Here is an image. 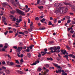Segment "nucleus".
I'll return each mask as SVG.
<instances>
[{
    "label": "nucleus",
    "instance_id": "e2e57ef3",
    "mask_svg": "<svg viewBox=\"0 0 75 75\" xmlns=\"http://www.w3.org/2000/svg\"><path fill=\"white\" fill-rule=\"evenodd\" d=\"M24 32L25 34H28V31H25Z\"/></svg>",
    "mask_w": 75,
    "mask_h": 75
},
{
    "label": "nucleus",
    "instance_id": "39448f33",
    "mask_svg": "<svg viewBox=\"0 0 75 75\" xmlns=\"http://www.w3.org/2000/svg\"><path fill=\"white\" fill-rule=\"evenodd\" d=\"M19 14L22 15V16H25V13H24L20 10H19Z\"/></svg>",
    "mask_w": 75,
    "mask_h": 75
},
{
    "label": "nucleus",
    "instance_id": "aec40b11",
    "mask_svg": "<svg viewBox=\"0 0 75 75\" xmlns=\"http://www.w3.org/2000/svg\"><path fill=\"white\" fill-rule=\"evenodd\" d=\"M53 20H54V23H57V19L56 18H54Z\"/></svg>",
    "mask_w": 75,
    "mask_h": 75
},
{
    "label": "nucleus",
    "instance_id": "a19ab883",
    "mask_svg": "<svg viewBox=\"0 0 75 75\" xmlns=\"http://www.w3.org/2000/svg\"><path fill=\"white\" fill-rule=\"evenodd\" d=\"M19 73L20 74H23V72L21 71H19Z\"/></svg>",
    "mask_w": 75,
    "mask_h": 75
},
{
    "label": "nucleus",
    "instance_id": "72a5a7b5",
    "mask_svg": "<svg viewBox=\"0 0 75 75\" xmlns=\"http://www.w3.org/2000/svg\"><path fill=\"white\" fill-rule=\"evenodd\" d=\"M66 47L67 49H68V50H71V48L70 47L68 46H66Z\"/></svg>",
    "mask_w": 75,
    "mask_h": 75
},
{
    "label": "nucleus",
    "instance_id": "58836bf2",
    "mask_svg": "<svg viewBox=\"0 0 75 75\" xmlns=\"http://www.w3.org/2000/svg\"><path fill=\"white\" fill-rule=\"evenodd\" d=\"M71 22V20L69 19L67 21V23H69Z\"/></svg>",
    "mask_w": 75,
    "mask_h": 75
},
{
    "label": "nucleus",
    "instance_id": "e433bc0d",
    "mask_svg": "<svg viewBox=\"0 0 75 75\" xmlns=\"http://www.w3.org/2000/svg\"><path fill=\"white\" fill-rule=\"evenodd\" d=\"M18 31H17V33L15 35L14 37H16V36L17 35H18Z\"/></svg>",
    "mask_w": 75,
    "mask_h": 75
},
{
    "label": "nucleus",
    "instance_id": "864d4df0",
    "mask_svg": "<svg viewBox=\"0 0 75 75\" xmlns=\"http://www.w3.org/2000/svg\"><path fill=\"white\" fill-rule=\"evenodd\" d=\"M41 57V54H39V55H38V57H39V58H40V57Z\"/></svg>",
    "mask_w": 75,
    "mask_h": 75
},
{
    "label": "nucleus",
    "instance_id": "ddd939ff",
    "mask_svg": "<svg viewBox=\"0 0 75 75\" xmlns=\"http://www.w3.org/2000/svg\"><path fill=\"white\" fill-rule=\"evenodd\" d=\"M47 60H50V61H53V59H52V58L51 57L50 58H47Z\"/></svg>",
    "mask_w": 75,
    "mask_h": 75
},
{
    "label": "nucleus",
    "instance_id": "603ef678",
    "mask_svg": "<svg viewBox=\"0 0 75 75\" xmlns=\"http://www.w3.org/2000/svg\"><path fill=\"white\" fill-rule=\"evenodd\" d=\"M38 70L40 71H41V70H42V69H41V68L40 67H39L38 68Z\"/></svg>",
    "mask_w": 75,
    "mask_h": 75
},
{
    "label": "nucleus",
    "instance_id": "a878e982",
    "mask_svg": "<svg viewBox=\"0 0 75 75\" xmlns=\"http://www.w3.org/2000/svg\"><path fill=\"white\" fill-rule=\"evenodd\" d=\"M62 6V4L59 3L58 5V7H61V6Z\"/></svg>",
    "mask_w": 75,
    "mask_h": 75
},
{
    "label": "nucleus",
    "instance_id": "cd10ccee",
    "mask_svg": "<svg viewBox=\"0 0 75 75\" xmlns=\"http://www.w3.org/2000/svg\"><path fill=\"white\" fill-rule=\"evenodd\" d=\"M7 33H8V31L6 30V32L4 33V34H5V35H7Z\"/></svg>",
    "mask_w": 75,
    "mask_h": 75
},
{
    "label": "nucleus",
    "instance_id": "473e14b6",
    "mask_svg": "<svg viewBox=\"0 0 75 75\" xmlns=\"http://www.w3.org/2000/svg\"><path fill=\"white\" fill-rule=\"evenodd\" d=\"M35 20L37 21H38V20H39V18L38 17H36L35 18Z\"/></svg>",
    "mask_w": 75,
    "mask_h": 75
},
{
    "label": "nucleus",
    "instance_id": "f03ea898",
    "mask_svg": "<svg viewBox=\"0 0 75 75\" xmlns=\"http://www.w3.org/2000/svg\"><path fill=\"white\" fill-rule=\"evenodd\" d=\"M44 50L45 51L44 52H41V53L42 54V56H44V55H46V54L47 53V51H48V50H47V48H45L44 49Z\"/></svg>",
    "mask_w": 75,
    "mask_h": 75
},
{
    "label": "nucleus",
    "instance_id": "5fc2aeb1",
    "mask_svg": "<svg viewBox=\"0 0 75 75\" xmlns=\"http://www.w3.org/2000/svg\"><path fill=\"white\" fill-rule=\"evenodd\" d=\"M26 51L28 52H30V50L28 49H26Z\"/></svg>",
    "mask_w": 75,
    "mask_h": 75
},
{
    "label": "nucleus",
    "instance_id": "de8ad7c7",
    "mask_svg": "<svg viewBox=\"0 0 75 75\" xmlns=\"http://www.w3.org/2000/svg\"><path fill=\"white\" fill-rule=\"evenodd\" d=\"M49 65L48 64H47L45 65V67L46 68H48V67H49Z\"/></svg>",
    "mask_w": 75,
    "mask_h": 75
},
{
    "label": "nucleus",
    "instance_id": "20e7f679",
    "mask_svg": "<svg viewBox=\"0 0 75 75\" xmlns=\"http://www.w3.org/2000/svg\"><path fill=\"white\" fill-rule=\"evenodd\" d=\"M61 52H62L63 53V55H65L66 54H68V53L67 52V51L66 50H60Z\"/></svg>",
    "mask_w": 75,
    "mask_h": 75
},
{
    "label": "nucleus",
    "instance_id": "6e6552de",
    "mask_svg": "<svg viewBox=\"0 0 75 75\" xmlns=\"http://www.w3.org/2000/svg\"><path fill=\"white\" fill-rule=\"evenodd\" d=\"M2 20L3 22H6L5 21L6 20V18L5 17L3 16L2 18Z\"/></svg>",
    "mask_w": 75,
    "mask_h": 75
},
{
    "label": "nucleus",
    "instance_id": "7ed1b4c3",
    "mask_svg": "<svg viewBox=\"0 0 75 75\" xmlns=\"http://www.w3.org/2000/svg\"><path fill=\"white\" fill-rule=\"evenodd\" d=\"M49 1H52V0H48ZM47 1V0H44V1H42L40 3V4L41 5H44L45 4V1Z\"/></svg>",
    "mask_w": 75,
    "mask_h": 75
},
{
    "label": "nucleus",
    "instance_id": "13d9d810",
    "mask_svg": "<svg viewBox=\"0 0 75 75\" xmlns=\"http://www.w3.org/2000/svg\"><path fill=\"white\" fill-rule=\"evenodd\" d=\"M13 47V48H15V49H17V47L16 46H14Z\"/></svg>",
    "mask_w": 75,
    "mask_h": 75
},
{
    "label": "nucleus",
    "instance_id": "c756f323",
    "mask_svg": "<svg viewBox=\"0 0 75 75\" xmlns=\"http://www.w3.org/2000/svg\"><path fill=\"white\" fill-rule=\"evenodd\" d=\"M23 45V43L22 42H20L19 43V46H21V47L22 45Z\"/></svg>",
    "mask_w": 75,
    "mask_h": 75
},
{
    "label": "nucleus",
    "instance_id": "c03bdc74",
    "mask_svg": "<svg viewBox=\"0 0 75 75\" xmlns=\"http://www.w3.org/2000/svg\"><path fill=\"white\" fill-rule=\"evenodd\" d=\"M13 31H14V32L15 33H16V29L15 28L13 29Z\"/></svg>",
    "mask_w": 75,
    "mask_h": 75
},
{
    "label": "nucleus",
    "instance_id": "5701e85b",
    "mask_svg": "<svg viewBox=\"0 0 75 75\" xmlns=\"http://www.w3.org/2000/svg\"><path fill=\"white\" fill-rule=\"evenodd\" d=\"M14 11H11L10 12V13L11 14H14Z\"/></svg>",
    "mask_w": 75,
    "mask_h": 75
},
{
    "label": "nucleus",
    "instance_id": "4468645a",
    "mask_svg": "<svg viewBox=\"0 0 75 75\" xmlns=\"http://www.w3.org/2000/svg\"><path fill=\"white\" fill-rule=\"evenodd\" d=\"M64 3V4H65V5H66L67 6L68 5H69V6H71V4H70L69 3H67L66 2H64V3Z\"/></svg>",
    "mask_w": 75,
    "mask_h": 75
},
{
    "label": "nucleus",
    "instance_id": "bf43d9fd",
    "mask_svg": "<svg viewBox=\"0 0 75 75\" xmlns=\"http://www.w3.org/2000/svg\"><path fill=\"white\" fill-rule=\"evenodd\" d=\"M16 18H13V21H16Z\"/></svg>",
    "mask_w": 75,
    "mask_h": 75
},
{
    "label": "nucleus",
    "instance_id": "f257e3e1",
    "mask_svg": "<svg viewBox=\"0 0 75 75\" xmlns=\"http://www.w3.org/2000/svg\"><path fill=\"white\" fill-rule=\"evenodd\" d=\"M68 8H62L61 7H59V8H57L56 9V11L57 13H67Z\"/></svg>",
    "mask_w": 75,
    "mask_h": 75
},
{
    "label": "nucleus",
    "instance_id": "bb28decb",
    "mask_svg": "<svg viewBox=\"0 0 75 75\" xmlns=\"http://www.w3.org/2000/svg\"><path fill=\"white\" fill-rule=\"evenodd\" d=\"M19 34H22V35H25V34H24V33H23L21 32H19Z\"/></svg>",
    "mask_w": 75,
    "mask_h": 75
},
{
    "label": "nucleus",
    "instance_id": "dca6fc26",
    "mask_svg": "<svg viewBox=\"0 0 75 75\" xmlns=\"http://www.w3.org/2000/svg\"><path fill=\"white\" fill-rule=\"evenodd\" d=\"M6 74H10V71L8 70H7L6 71Z\"/></svg>",
    "mask_w": 75,
    "mask_h": 75
},
{
    "label": "nucleus",
    "instance_id": "49530a36",
    "mask_svg": "<svg viewBox=\"0 0 75 75\" xmlns=\"http://www.w3.org/2000/svg\"><path fill=\"white\" fill-rule=\"evenodd\" d=\"M1 68L2 69H6V68L4 66L2 67Z\"/></svg>",
    "mask_w": 75,
    "mask_h": 75
},
{
    "label": "nucleus",
    "instance_id": "680f3d73",
    "mask_svg": "<svg viewBox=\"0 0 75 75\" xmlns=\"http://www.w3.org/2000/svg\"><path fill=\"white\" fill-rule=\"evenodd\" d=\"M50 50H53V47H52L50 48Z\"/></svg>",
    "mask_w": 75,
    "mask_h": 75
},
{
    "label": "nucleus",
    "instance_id": "423d86ee",
    "mask_svg": "<svg viewBox=\"0 0 75 75\" xmlns=\"http://www.w3.org/2000/svg\"><path fill=\"white\" fill-rule=\"evenodd\" d=\"M56 72L57 73V74H58V73H61L62 72V70H61V69H58V70H56Z\"/></svg>",
    "mask_w": 75,
    "mask_h": 75
},
{
    "label": "nucleus",
    "instance_id": "7c9ffc66",
    "mask_svg": "<svg viewBox=\"0 0 75 75\" xmlns=\"http://www.w3.org/2000/svg\"><path fill=\"white\" fill-rule=\"evenodd\" d=\"M48 23L49 24H48V25H52V23H51V22L49 21Z\"/></svg>",
    "mask_w": 75,
    "mask_h": 75
},
{
    "label": "nucleus",
    "instance_id": "c85d7f7f",
    "mask_svg": "<svg viewBox=\"0 0 75 75\" xmlns=\"http://www.w3.org/2000/svg\"><path fill=\"white\" fill-rule=\"evenodd\" d=\"M16 52H19V47H18L16 51Z\"/></svg>",
    "mask_w": 75,
    "mask_h": 75
},
{
    "label": "nucleus",
    "instance_id": "393cba45",
    "mask_svg": "<svg viewBox=\"0 0 75 75\" xmlns=\"http://www.w3.org/2000/svg\"><path fill=\"white\" fill-rule=\"evenodd\" d=\"M24 56V54H21V55H19V57L21 58H23Z\"/></svg>",
    "mask_w": 75,
    "mask_h": 75
},
{
    "label": "nucleus",
    "instance_id": "6e6d98bb",
    "mask_svg": "<svg viewBox=\"0 0 75 75\" xmlns=\"http://www.w3.org/2000/svg\"><path fill=\"white\" fill-rule=\"evenodd\" d=\"M57 49H58V50H59V49L61 48V47H60L59 46H57Z\"/></svg>",
    "mask_w": 75,
    "mask_h": 75
},
{
    "label": "nucleus",
    "instance_id": "4c0bfd02",
    "mask_svg": "<svg viewBox=\"0 0 75 75\" xmlns=\"http://www.w3.org/2000/svg\"><path fill=\"white\" fill-rule=\"evenodd\" d=\"M28 30L29 31H30V32H31V31H33L32 29H28Z\"/></svg>",
    "mask_w": 75,
    "mask_h": 75
},
{
    "label": "nucleus",
    "instance_id": "8fccbe9b",
    "mask_svg": "<svg viewBox=\"0 0 75 75\" xmlns=\"http://www.w3.org/2000/svg\"><path fill=\"white\" fill-rule=\"evenodd\" d=\"M1 16H3V11H1L0 14Z\"/></svg>",
    "mask_w": 75,
    "mask_h": 75
},
{
    "label": "nucleus",
    "instance_id": "c9c22d12",
    "mask_svg": "<svg viewBox=\"0 0 75 75\" xmlns=\"http://www.w3.org/2000/svg\"><path fill=\"white\" fill-rule=\"evenodd\" d=\"M10 64L11 65H14V63H13V62H11L10 63Z\"/></svg>",
    "mask_w": 75,
    "mask_h": 75
},
{
    "label": "nucleus",
    "instance_id": "4d7b16f0",
    "mask_svg": "<svg viewBox=\"0 0 75 75\" xmlns=\"http://www.w3.org/2000/svg\"><path fill=\"white\" fill-rule=\"evenodd\" d=\"M44 17V16H41L40 17V18H42Z\"/></svg>",
    "mask_w": 75,
    "mask_h": 75
},
{
    "label": "nucleus",
    "instance_id": "a18cd8bd",
    "mask_svg": "<svg viewBox=\"0 0 75 75\" xmlns=\"http://www.w3.org/2000/svg\"><path fill=\"white\" fill-rule=\"evenodd\" d=\"M6 51V50L4 49V47L2 48V51Z\"/></svg>",
    "mask_w": 75,
    "mask_h": 75
},
{
    "label": "nucleus",
    "instance_id": "b1692460",
    "mask_svg": "<svg viewBox=\"0 0 75 75\" xmlns=\"http://www.w3.org/2000/svg\"><path fill=\"white\" fill-rule=\"evenodd\" d=\"M37 64V62H35L32 64H31V65H36V64Z\"/></svg>",
    "mask_w": 75,
    "mask_h": 75
},
{
    "label": "nucleus",
    "instance_id": "774afa93",
    "mask_svg": "<svg viewBox=\"0 0 75 75\" xmlns=\"http://www.w3.org/2000/svg\"><path fill=\"white\" fill-rule=\"evenodd\" d=\"M72 24H75V22L72 21Z\"/></svg>",
    "mask_w": 75,
    "mask_h": 75
},
{
    "label": "nucleus",
    "instance_id": "ea45409f",
    "mask_svg": "<svg viewBox=\"0 0 75 75\" xmlns=\"http://www.w3.org/2000/svg\"><path fill=\"white\" fill-rule=\"evenodd\" d=\"M28 23H31V21H30V19L28 18Z\"/></svg>",
    "mask_w": 75,
    "mask_h": 75
},
{
    "label": "nucleus",
    "instance_id": "0eeeda50",
    "mask_svg": "<svg viewBox=\"0 0 75 75\" xmlns=\"http://www.w3.org/2000/svg\"><path fill=\"white\" fill-rule=\"evenodd\" d=\"M55 67H56L58 69H62L61 67L60 66H58V64H56L55 65Z\"/></svg>",
    "mask_w": 75,
    "mask_h": 75
},
{
    "label": "nucleus",
    "instance_id": "2f4dec72",
    "mask_svg": "<svg viewBox=\"0 0 75 75\" xmlns=\"http://www.w3.org/2000/svg\"><path fill=\"white\" fill-rule=\"evenodd\" d=\"M15 61L16 64H19V62L18 61V60H16Z\"/></svg>",
    "mask_w": 75,
    "mask_h": 75
},
{
    "label": "nucleus",
    "instance_id": "a211bd4d",
    "mask_svg": "<svg viewBox=\"0 0 75 75\" xmlns=\"http://www.w3.org/2000/svg\"><path fill=\"white\" fill-rule=\"evenodd\" d=\"M31 54L29 53H28L27 54V56L28 57H29V58H30L31 57Z\"/></svg>",
    "mask_w": 75,
    "mask_h": 75
},
{
    "label": "nucleus",
    "instance_id": "052dcab7",
    "mask_svg": "<svg viewBox=\"0 0 75 75\" xmlns=\"http://www.w3.org/2000/svg\"><path fill=\"white\" fill-rule=\"evenodd\" d=\"M9 33H13V31H11V30H10V31H9Z\"/></svg>",
    "mask_w": 75,
    "mask_h": 75
},
{
    "label": "nucleus",
    "instance_id": "69168bd1",
    "mask_svg": "<svg viewBox=\"0 0 75 75\" xmlns=\"http://www.w3.org/2000/svg\"><path fill=\"white\" fill-rule=\"evenodd\" d=\"M65 18H64L63 19H62V21H64L65 20Z\"/></svg>",
    "mask_w": 75,
    "mask_h": 75
},
{
    "label": "nucleus",
    "instance_id": "0e129e2a",
    "mask_svg": "<svg viewBox=\"0 0 75 75\" xmlns=\"http://www.w3.org/2000/svg\"><path fill=\"white\" fill-rule=\"evenodd\" d=\"M50 20H53V18H52V17H50Z\"/></svg>",
    "mask_w": 75,
    "mask_h": 75
},
{
    "label": "nucleus",
    "instance_id": "4be33fe9",
    "mask_svg": "<svg viewBox=\"0 0 75 75\" xmlns=\"http://www.w3.org/2000/svg\"><path fill=\"white\" fill-rule=\"evenodd\" d=\"M53 50H57V48L55 47V46H54L53 47Z\"/></svg>",
    "mask_w": 75,
    "mask_h": 75
},
{
    "label": "nucleus",
    "instance_id": "3c124183",
    "mask_svg": "<svg viewBox=\"0 0 75 75\" xmlns=\"http://www.w3.org/2000/svg\"><path fill=\"white\" fill-rule=\"evenodd\" d=\"M40 0H39L37 1V4H38L40 3Z\"/></svg>",
    "mask_w": 75,
    "mask_h": 75
},
{
    "label": "nucleus",
    "instance_id": "1a4fd4ad",
    "mask_svg": "<svg viewBox=\"0 0 75 75\" xmlns=\"http://www.w3.org/2000/svg\"><path fill=\"white\" fill-rule=\"evenodd\" d=\"M58 3H56L54 4V6L56 7H58Z\"/></svg>",
    "mask_w": 75,
    "mask_h": 75
},
{
    "label": "nucleus",
    "instance_id": "9d476101",
    "mask_svg": "<svg viewBox=\"0 0 75 75\" xmlns=\"http://www.w3.org/2000/svg\"><path fill=\"white\" fill-rule=\"evenodd\" d=\"M54 52H56L57 53H59L60 52V50H58L57 51L56 50H54Z\"/></svg>",
    "mask_w": 75,
    "mask_h": 75
},
{
    "label": "nucleus",
    "instance_id": "2eb2a0df",
    "mask_svg": "<svg viewBox=\"0 0 75 75\" xmlns=\"http://www.w3.org/2000/svg\"><path fill=\"white\" fill-rule=\"evenodd\" d=\"M65 18L67 19L68 20H69L70 19V17L66 16H65Z\"/></svg>",
    "mask_w": 75,
    "mask_h": 75
},
{
    "label": "nucleus",
    "instance_id": "412c9836",
    "mask_svg": "<svg viewBox=\"0 0 75 75\" xmlns=\"http://www.w3.org/2000/svg\"><path fill=\"white\" fill-rule=\"evenodd\" d=\"M38 7L39 9H41V8H44V6H38Z\"/></svg>",
    "mask_w": 75,
    "mask_h": 75
},
{
    "label": "nucleus",
    "instance_id": "09e8293b",
    "mask_svg": "<svg viewBox=\"0 0 75 75\" xmlns=\"http://www.w3.org/2000/svg\"><path fill=\"white\" fill-rule=\"evenodd\" d=\"M20 61L21 62H23V58H21Z\"/></svg>",
    "mask_w": 75,
    "mask_h": 75
},
{
    "label": "nucleus",
    "instance_id": "6ab92c4d",
    "mask_svg": "<svg viewBox=\"0 0 75 75\" xmlns=\"http://www.w3.org/2000/svg\"><path fill=\"white\" fill-rule=\"evenodd\" d=\"M71 9L74 11H75V7L74 6H72L71 8Z\"/></svg>",
    "mask_w": 75,
    "mask_h": 75
},
{
    "label": "nucleus",
    "instance_id": "f8f14e48",
    "mask_svg": "<svg viewBox=\"0 0 75 75\" xmlns=\"http://www.w3.org/2000/svg\"><path fill=\"white\" fill-rule=\"evenodd\" d=\"M64 58H66V59H67V60L68 61V55L67 54V55H65L64 56H63Z\"/></svg>",
    "mask_w": 75,
    "mask_h": 75
},
{
    "label": "nucleus",
    "instance_id": "9b49d317",
    "mask_svg": "<svg viewBox=\"0 0 75 75\" xmlns=\"http://www.w3.org/2000/svg\"><path fill=\"white\" fill-rule=\"evenodd\" d=\"M8 4V3L7 2H4L3 3V6L4 7H6V5H7Z\"/></svg>",
    "mask_w": 75,
    "mask_h": 75
},
{
    "label": "nucleus",
    "instance_id": "37998d69",
    "mask_svg": "<svg viewBox=\"0 0 75 75\" xmlns=\"http://www.w3.org/2000/svg\"><path fill=\"white\" fill-rule=\"evenodd\" d=\"M16 12H17V13H18V14H19V9H16Z\"/></svg>",
    "mask_w": 75,
    "mask_h": 75
},
{
    "label": "nucleus",
    "instance_id": "f704fd0d",
    "mask_svg": "<svg viewBox=\"0 0 75 75\" xmlns=\"http://www.w3.org/2000/svg\"><path fill=\"white\" fill-rule=\"evenodd\" d=\"M45 27L43 26L41 30H45Z\"/></svg>",
    "mask_w": 75,
    "mask_h": 75
},
{
    "label": "nucleus",
    "instance_id": "79ce46f5",
    "mask_svg": "<svg viewBox=\"0 0 75 75\" xmlns=\"http://www.w3.org/2000/svg\"><path fill=\"white\" fill-rule=\"evenodd\" d=\"M33 22H31L30 25V26H33Z\"/></svg>",
    "mask_w": 75,
    "mask_h": 75
},
{
    "label": "nucleus",
    "instance_id": "338daca9",
    "mask_svg": "<svg viewBox=\"0 0 75 75\" xmlns=\"http://www.w3.org/2000/svg\"><path fill=\"white\" fill-rule=\"evenodd\" d=\"M10 64V62H7V65H9V64Z\"/></svg>",
    "mask_w": 75,
    "mask_h": 75
},
{
    "label": "nucleus",
    "instance_id": "f3484780",
    "mask_svg": "<svg viewBox=\"0 0 75 75\" xmlns=\"http://www.w3.org/2000/svg\"><path fill=\"white\" fill-rule=\"evenodd\" d=\"M23 47H19V52L23 50Z\"/></svg>",
    "mask_w": 75,
    "mask_h": 75
}]
</instances>
